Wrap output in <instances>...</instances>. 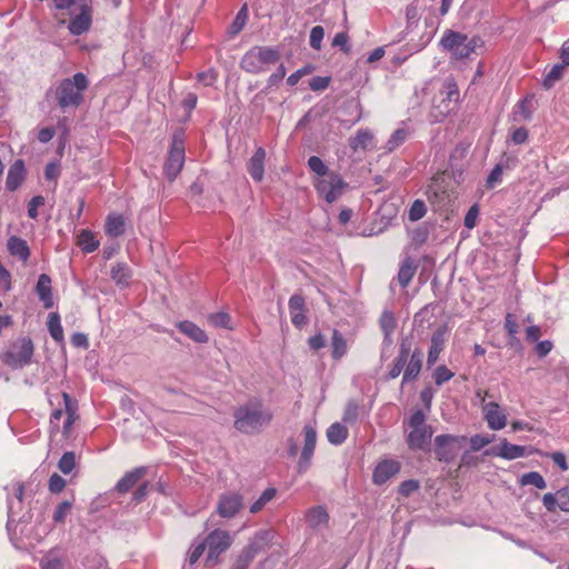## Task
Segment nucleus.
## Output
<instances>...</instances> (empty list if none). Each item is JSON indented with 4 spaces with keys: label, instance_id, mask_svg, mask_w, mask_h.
I'll list each match as a JSON object with an SVG mask.
<instances>
[{
    "label": "nucleus",
    "instance_id": "obj_1",
    "mask_svg": "<svg viewBox=\"0 0 569 569\" xmlns=\"http://www.w3.org/2000/svg\"><path fill=\"white\" fill-rule=\"evenodd\" d=\"M89 81L82 72L72 78L63 79L54 91L58 106L62 109L79 107L83 101V92L88 89Z\"/></svg>",
    "mask_w": 569,
    "mask_h": 569
},
{
    "label": "nucleus",
    "instance_id": "obj_2",
    "mask_svg": "<svg viewBox=\"0 0 569 569\" xmlns=\"http://www.w3.org/2000/svg\"><path fill=\"white\" fill-rule=\"evenodd\" d=\"M234 428L247 435L258 432L261 427L268 425L271 412L263 410L260 405H246L234 411Z\"/></svg>",
    "mask_w": 569,
    "mask_h": 569
},
{
    "label": "nucleus",
    "instance_id": "obj_3",
    "mask_svg": "<svg viewBox=\"0 0 569 569\" xmlns=\"http://www.w3.org/2000/svg\"><path fill=\"white\" fill-rule=\"evenodd\" d=\"M440 46L458 60L469 58L476 48L482 46V41L479 37L469 38L465 33L448 29L440 40Z\"/></svg>",
    "mask_w": 569,
    "mask_h": 569
},
{
    "label": "nucleus",
    "instance_id": "obj_4",
    "mask_svg": "<svg viewBox=\"0 0 569 569\" xmlns=\"http://www.w3.org/2000/svg\"><path fill=\"white\" fill-rule=\"evenodd\" d=\"M280 60V51L271 47L256 46L247 51L240 61V67L248 73H261L267 67Z\"/></svg>",
    "mask_w": 569,
    "mask_h": 569
},
{
    "label": "nucleus",
    "instance_id": "obj_5",
    "mask_svg": "<svg viewBox=\"0 0 569 569\" xmlns=\"http://www.w3.org/2000/svg\"><path fill=\"white\" fill-rule=\"evenodd\" d=\"M33 352L32 340L28 337H21L8 347L1 356V360L11 369H21L31 362Z\"/></svg>",
    "mask_w": 569,
    "mask_h": 569
},
{
    "label": "nucleus",
    "instance_id": "obj_6",
    "mask_svg": "<svg viewBox=\"0 0 569 569\" xmlns=\"http://www.w3.org/2000/svg\"><path fill=\"white\" fill-rule=\"evenodd\" d=\"M466 443V436L439 435L433 441L435 455L440 461H452Z\"/></svg>",
    "mask_w": 569,
    "mask_h": 569
},
{
    "label": "nucleus",
    "instance_id": "obj_7",
    "mask_svg": "<svg viewBox=\"0 0 569 569\" xmlns=\"http://www.w3.org/2000/svg\"><path fill=\"white\" fill-rule=\"evenodd\" d=\"M184 164V143L179 134L172 138L171 147L164 163V174L169 181H173Z\"/></svg>",
    "mask_w": 569,
    "mask_h": 569
},
{
    "label": "nucleus",
    "instance_id": "obj_8",
    "mask_svg": "<svg viewBox=\"0 0 569 569\" xmlns=\"http://www.w3.org/2000/svg\"><path fill=\"white\" fill-rule=\"evenodd\" d=\"M346 187L347 183L336 172H331L325 178H318L316 181L318 193L323 197L328 203H332L340 198Z\"/></svg>",
    "mask_w": 569,
    "mask_h": 569
},
{
    "label": "nucleus",
    "instance_id": "obj_9",
    "mask_svg": "<svg viewBox=\"0 0 569 569\" xmlns=\"http://www.w3.org/2000/svg\"><path fill=\"white\" fill-rule=\"evenodd\" d=\"M71 12L72 17L68 24V29L73 36H81L89 31L92 24V0H81V4Z\"/></svg>",
    "mask_w": 569,
    "mask_h": 569
},
{
    "label": "nucleus",
    "instance_id": "obj_10",
    "mask_svg": "<svg viewBox=\"0 0 569 569\" xmlns=\"http://www.w3.org/2000/svg\"><path fill=\"white\" fill-rule=\"evenodd\" d=\"M204 542L208 548V559H213L229 549L232 539L228 531L216 529L207 536Z\"/></svg>",
    "mask_w": 569,
    "mask_h": 569
},
{
    "label": "nucleus",
    "instance_id": "obj_11",
    "mask_svg": "<svg viewBox=\"0 0 569 569\" xmlns=\"http://www.w3.org/2000/svg\"><path fill=\"white\" fill-rule=\"evenodd\" d=\"M305 443L298 462V471L305 472L311 463L317 442V431L311 425L303 427Z\"/></svg>",
    "mask_w": 569,
    "mask_h": 569
},
{
    "label": "nucleus",
    "instance_id": "obj_12",
    "mask_svg": "<svg viewBox=\"0 0 569 569\" xmlns=\"http://www.w3.org/2000/svg\"><path fill=\"white\" fill-rule=\"evenodd\" d=\"M443 96L440 106V113L442 116L450 113L459 101V90L456 81L452 78H447L443 83V90L440 92Z\"/></svg>",
    "mask_w": 569,
    "mask_h": 569
},
{
    "label": "nucleus",
    "instance_id": "obj_13",
    "mask_svg": "<svg viewBox=\"0 0 569 569\" xmlns=\"http://www.w3.org/2000/svg\"><path fill=\"white\" fill-rule=\"evenodd\" d=\"M485 419L491 430H501L507 425V416L497 402H487L482 406Z\"/></svg>",
    "mask_w": 569,
    "mask_h": 569
},
{
    "label": "nucleus",
    "instance_id": "obj_14",
    "mask_svg": "<svg viewBox=\"0 0 569 569\" xmlns=\"http://www.w3.org/2000/svg\"><path fill=\"white\" fill-rule=\"evenodd\" d=\"M146 467H138L128 471L116 485L119 495H127L147 475Z\"/></svg>",
    "mask_w": 569,
    "mask_h": 569
},
{
    "label": "nucleus",
    "instance_id": "obj_15",
    "mask_svg": "<svg viewBox=\"0 0 569 569\" xmlns=\"http://www.w3.org/2000/svg\"><path fill=\"white\" fill-rule=\"evenodd\" d=\"M289 311L291 316V322L297 328H302L307 325L308 319L306 317V302L301 295H293L289 299Z\"/></svg>",
    "mask_w": 569,
    "mask_h": 569
},
{
    "label": "nucleus",
    "instance_id": "obj_16",
    "mask_svg": "<svg viewBox=\"0 0 569 569\" xmlns=\"http://www.w3.org/2000/svg\"><path fill=\"white\" fill-rule=\"evenodd\" d=\"M168 485L161 479L142 482L133 493V498H144L147 496H169Z\"/></svg>",
    "mask_w": 569,
    "mask_h": 569
},
{
    "label": "nucleus",
    "instance_id": "obj_17",
    "mask_svg": "<svg viewBox=\"0 0 569 569\" xmlns=\"http://www.w3.org/2000/svg\"><path fill=\"white\" fill-rule=\"evenodd\" d=\"M447 326H440L432 333L430 339V348L428 352L427 363L429 367L433 366L440 352L443 350L445 341H446Z\"/></svg>",
    "mask_w": 569,
    "mask_h": 569
},
{
    "label": "nucleus",
    "instance_id": "obj_18",
    "mask_svg": "<svg viewBox=\"0 0 569 569\" xmlns=\"http://www.w3.org/2000/svg\"><path fill=\"white\" fill-rule=\"evenodd\" d=\"M490 453L493 456L501 457L507 460H513L520 457L526 456L527 448L519 445H512L508 442L506 439L501 440L500 445L493 447L490 450Z\"/></svg>",
    "mask_w": 569,
    "mask_h": 569
},
{
    "label": "nucleus",
    "instance_id": "obj_19",
    "mask_svg": "<svg viewBox=\"0 0 569 569\" xmlns=\"http://www.w3.org/2000/svg\"><path fill=\"white\" fill-rule=\"evenodd\" d=\"M400 470V463L396 460H383L376 467L373 471V481L377 485H382L391 477L397 475Z\"/></svg>",
    "mask_w": 569,
    "mask_h": 569
},
{
    "label": "nucleus",
    "instance_id": "obj_20",
    "mask_svg": "<svg viewBox=\"0 0 569 569\" xmlns=\"http://www.w3.org/2000/svg\"><path fill=\"white\" fill-rule=\"evenodd\" d=\"M26 178V169L24 163L22 160H16L12 166L10 167L7 180H6V187L9 191L17 190L21 183L23 182Z\"/></svg>",
    "mask_w": 569,
    "mask_h": 569
},
{
    "label": "nucleus",
    "instance_id": "obj_21",
    "mask_svg": "<svg viewBox=\"0 0 569 569\" xmlns=\"http://www.w3.org/2000/svg\"><path fill=\"white\" fill-rule=\"evenodd\" d=\"M264 159L266 151L263 148H258L248 162V171L252 179L257 182L262 181L264 176Z\"/></svg>",
    "mask_w": 569,
    "mask_h": 569
},
{
    "label": "nucleus",
    "instance_id": "obj_22",
    "mask_svg": "<svg viewBox=\"0 0 569 569\" xmlns=\"http://www.w3.org/2000/svg\"><path fill=\"white\" fill-rule=\"evenodd\" d=\"M432 437L431 427L413 429L408 435V445L411 449L423 450Z\"/></svg>",
    "mask_w": 569,
    "mask_h": 569
},
{
    "label": "nucleus",
    "instance_id": "obj_23",
    "mask_svg": "<svg viewBox=\"0 0 569 569\" xmlns=\"http://www.w3.org/2000/svg\"><path fill=\"white\" fill-rule=\"evenodd\" d=\"M422 352L416 349L410 356L409 362L403 371L402 383L416 380L422 367Z\"/></svg>",
    "mask_w": 569,
    "mask_h": 569
},
{
    "label": "nucleus",
    "instance_id": "obj_24",
    "mask_svg": "<svg viewBox=\"0 0 569 569\" xmlns=\"http://www.w3.org/2000/svg\"><path fill=\"white\" fill-rule=\"evenodd\" d=\"M36 291L44 308L49 309L53 306L51 278L48 274L42 273L39 276Z\"/></svg>",
    "mask_w": 569,
    "mask_h": 569
},
{
    "label": "nucleus",
    "instance_id": "obj_25",
    "mask_svg": "<svg viewBox=\"0 0 569 569\" xmlns=\"http://www.w3.org/2000/svg\"><path fill=\"white\" fill-rule=\"evenodd\" d=\"M9 252L18 257L22 262H27L30 257V249L26 240L19 237H10L8 240Z\"/></svg>",
    "mask_w": 569,
    "mask_h": 569
},
{
    "label": "nucleus",
    "instance_id": "obj_26",
    "mask_svg": "<svg viewBox=\"0 0 569 569\" xmlns=\"http://www.w3.org/2000/svg\"><path fill=\"white\" fill-rule=\"evenodd\" d=\"M63 402H64V409L67 413V419L64 421L63 426V435L66 437H69L71 432V427L76 419H78L77 416V401H74L67 392L62 393Z\"/></svg>",
    "mask_w": 569,
    "mask_h": 569
},
{
    "label": "nucleus",
    "instance_id": "obj_27",
    "mask_svg": "<svg viewBox=\"0 0 569 569\" xmlns=\"http://www.w3.org/2000/svg\"><path fill=\"white\" fill-rule=\"evenodd\" d=\"M177 327L182 333H184L196 342L204 343L208 341V336L206 335V332L191 321H181L177 325Z\"/></svg>",
    "mask_w": 569,
    "mask_h": 569
},
{
    "label": "nucleus",
    "instance_id": "obj_28",
    "mask_svg": "<svg viewBox=\"0 0 569 569\" xmlns=\"http://www.w3.org/2000/svg\"><path fill=\"white\" fill-rule=\"evenodd\" d=\"M381 331L383 332V341L388 346L392 343L391 336L396 329L397 322L391 311L385 310L379 319Z\"/></svg>",
    "mask_w": 569,
    "mask_h": 569
},
{
    "label": "nucleus",
    "instance_id": "obj_29",
    "mask_svg": "<svg viewBox=\"0 0 569 569\" xmlns=\"http://www.w3.org/2000/svg\"><path fill=\"white\" fill-rule=\"evenodd\" d=\"M306 519L308 525L316 529L322 526H327L329 521V515L323 507L317 506L307 511Z\"/></svg>",
    "mask_w": 569,
    "mask_h": 569
},
{
    "label": "nucleus",
    "instance_id": "obj_30",
    "mask_svg": "<svg viewBox=\"0 0 569 569\" xmlns=\"http://www.w3.org/2000/svg\"><path fill=\"white\" fill-rule=\"evenodd\" d=\"M417 266L415 264L412 258L407 257L400 264L398 271V281L402 288H407L413 276L416 274Z\"/></svg>",
    "mask_w": 569,
    "mask_h": 569
},
{
    "label": "nucleus",
    "instance_id": "obj_31",
    "mask_svg": "<svg viewBox=\"0 0 569 569\" xmlns=\"http://www.w3.org/2000/svg\"><path fill=\"white\" fill-rule=\"evenodd\" d=\"M373 140V136L368 129H360L353 137L349 138V147L353 151H358L359 149H367Z\"/></svg>",
    "mask_w": 569,
    "mask_h": 569
},
{
    "label": "nucleus",
    "instance_id": "obj_32",
    "mask_svg": "<svg viewBox=\"0 0 569 569\" xmlns=\"http://www.w3.org/2000/svg\"><path fill=\"white\" fill-rule=\"evenodd\" d=\"M331 348H332V358L335 360H340L348 350L347 340L343 337V335L335 329L332 331V338H331Z\"/></svg>",
    "mask_w": 569,
    "mask_h": 569
},
{
    "label": "nucleus",
    "instance_id": "obj_33",
    "mask_svg": "<svg viewBox=\"0 0 569 569\" xmlns=\"http://www.w3.org/2000/svg\"><path fill=\"white\" fill-rule=\"evenodd\" d=\"M347 437L348 428L340 422H335L327 429L328 441L335 446L341 445Z\"/></svg>",
    "mask_w": 569,
    "mask_h": 569
},
{
    "label": "nucleus",
    "instance_id": "obj_34",
    "mask_svg": "<svg viewBox=\"0 0 569 569\" xmlns=\"http://www.w3.org/2000/svg\"><path fill=\"white\" fill-rule=\"evenodd\" d=\"M106 232L111 237H119L124 233V219L121 214H109L106 221Z\"/></svg>",
    "mask_w": 569,
    "mask_h": 569
},
{
    "label": "nucleus",
    "instance_id": "obj_35",
    "mask_svg": "<svg viewBox=\"0 0 569 569\" xmlns=\"http://www.w3.org/2000/svg\"><path fill=\"white\" fill-rule=\"evenodd\" d=\"M241 508V500H220L217 507V511L223 518H232L240 511Z\"/></svg>",
    "mask_w": 569,
    "mask_h": 569
},
{
    "label": "nucleus",
    "instance_id": "obj_36",
    "mask_svg": "<svg viewBox=\"0 0 569 569\" xmlns=\"http://www.w3.org/2000/svg\"><path fill=\"white\" fill-rule=\"evenodd\" d=\"M48 330L50 332V336L53 340L57 342H62L64 339L63 330L60 323V316L58 312H51L48 317Z\"/></svg>",
    "mask_w": 569,
    "mask_h": 569
},
{
    "label": "nucleus",
    "instance_id": "obj_37",
    "mask_svg": "<svg viewBox=\"0 0 569 569\" xmlns=\"http://www.w3.org/2000/svg\"><path fill=\"white\" fill-rule=\"evenodd\" d=\"M77 243L86 252H93L99 246V242L94 239L92 232L88 230H82L80 232Z\"/></svg>",
    "mask_w": 569,
    "mask_h": 569
},
{
    "label": "nucleus",
    "instance_id": "obj_38",
    "mask_svg": "<svg viewBox=\"0 0 569 569\" xmlns=\"http://www.w3.org/2000/svg\"><path fill=\"white\" fill-rule=\"evenodd\" d=\"M567 66L562 62L555 64L543 79V87L550 89L553 84L563 77V71Z\"/></svg>",
    "mask_w": 569,
    "mask_h": 569
},
{
    "label": "nucleus",
    "instance_id": "obj_39",
    "mask_svg": "<svg viewBox=\"0 0 569 569\" xmlns=\"http://www.w3.org/2000/svg\"><path fill=\"white\" fill-rule=\"evenodd\" d=\"M248 19V8L247 4H244L237 13L236 18L233 19L232 23L229 27V34L236 36L238 34L244 27Z\"/></svg>",
    "mask_w": 569,
    "mask_h": 569
},
{
    "label": "nucleus",
    "instance_id": "obj_40",
    "mask_svg": "<svg viewBox=\"0 0 569 569\" xmlns=\"http://www.w3.org/2000/svg\"><path fill=\"white\" fill-rule=\"evenodd\" d=\"M520 485L521 486H533L538 489H545L547 487L543 477L537 471H531V472L522 475L520 478Z\"/></svg>",
    "mask_w": 569,
    "mask_h": 569
},
{
    "label": "nucleus",
    "instance_id": "obj_41",
    "mask_svg": "<svg viewBox=\"0 0 569 569\" xmlns=\"http://www.w3.org/2000/svg\"><path fill=\"white\" fill-rule=\"evenodd\" d=\"M110 274L117 283L126 284L130 278V269L124 263H118L111 268Z\"/></svg>",
    "mask_w": 569,
    "mask_h": 569
},
{
    "label": "nucleus",
    "instance_id": "obj_42",
    "mask_svg": "<svg viewBox=\"0 0 569 569\" xmlns=\"http://www.w3.org/2000/svg\"><path fill=\"white\" fill-rule=\"evenodd\" d=\"M309 169L319 176V178H325L332 171L328 170V167L325 162L317 156H312L308 159Z\"/></svg>",
    "mask_w": 569,
    "mask_h": 569
},
{
    "label": "nucleus",
    "instance_id": "obj_43",
    "mask_svg": "<svg viewBox=\"0 0 569 569\" xmlns=\"http://www.w3.org/2000/svg\"><path fill=\"white\" fill-rule=\"evenodd\" d=\"M76 466V455L72 451L64 452L59 460L58 468L64 475L70 473Z\"/></svg>",
    "mask_w": 569,
    "mask_h": 569
},
{
    "label": "nucleus",
    "instance_id": "obj_44",
    "mask_svg": "<svg viewBox=\"0 0 569 569\" xmlns=\"http://www.w3.org/2000/svg\"><path fill=\"white\" fill-rule=\"evenodd\" d=\"M408 132L406 129H397L386 144L388 151H393L401 146L407 139Z\"/></svg>",
    "mask_w": 569,
    "mask_h": 569
},
{
    "label": "nucleus",
    "instance_id": "obj_45",
    "mask_svg": "<svg viewBox=\"0 0 569 569\" xmlns=\"http://www.w3.org/2000/svg\"><path fill=\"white\" fill-rule=\"evenodd\" d=\"M230 316L227 312L210 313L208 321L218 328L230 329Z\"/></svg>",
    "mask_w": 569,
    "mask_h": 569
},
{
    "label": "nucleus",
    "instance_id": "obj_46",
    "mask_svg": "<svg viewBox=\"0 0 569 569\" xmlns=\"http://www.w3.org/2000/svg\"><path fill=\"white\" fill-rule=\"evenodd\" d=\"M495 436L475 435L470 438V446L473 451H479L493 441Z\"/></svg>",
    "mask_w": 569,
    "mask_h": 569
},
{
    "label": "nucleus",
    "instance_id": "obj_47",
    "mask_svg": "<svg viewBox=\"0 0 569 569\" xmlns=\"http://www.w3.org/2000/svg\"><path fill=\"white\" fill-rule=\"evenodd\" d=\"M427 212L425 202L421 200H416L409 210V219L411 221H418L420 220Z\"/></svg>",
    "mask_w": 569,
    "mask_h": 569
},
{
    "label": "nucleus",
    "instance_id": "obj_48",
    "mask_svg": "<svg viewBox=\"0 0 569 569\" xmlns=\"http://www.w3.org/2000/svg\"><path fill=\"white\" fill-rule=\"evenodd\" d=\"M453 377V372L450 371L446 366H439L433 371V379L437 386H441L443 382L450 380Z\"/></svg>",
    "mask_w": 569,
    "mask_h": 569
},
{
    "label": "nucleus",
    "instance_id": "obj_49",
    "mask_svg": "<svg viewBox=\"0 0 569 569\" xmlns=\"http://www.w3.org/2000/svg\"><path fill=\"white\" fill-rule=\"evenodd\" d=\"M358 415H359V407H358L357 402L349 401L346 406L342 420H343V422H347V423H353L357 420Z\"/></svg>",
    "mask_w": 569,
    "mask_h": 569
},
{
    "label": "nucleus",
    "instance_id": "obj_50",
    "mask_svg": "<svg viewBox=\"0 0 569 569\" xmlns=\"http://www.w3.org/2000/svg\"><path fill=\"white\" fill-rule=\"evenodd\" d=\"M325 36V30L321 26H316L310 31V46L311 48L319 50Z\"/></svg>",
    "mask_w": 569,
    "mask_h": 569
},
{
    "label": "nucleus",
    "instance_id": "obj_51",
    "mask_svg": "<svg viewBox=\"0 0 569 569\" xmlns=\"http://www.w3.org/2000/svg\"><path fill=\"white\" fill-rule=\"evenodd\" d=\"M542 503L548 512H556L557 509L569 511V500H561V503H559V500H542Z\"/></svg>",
    "mask_w": 569,
    "mask_h": 569
},
{
    "label": "nucleus",
    "instance_id": "obj_52",
    "mask_svg": "<svg viewBox=\"0 0 569 569\" xmlns=\"http://www.w3.org/2000/svg\"><path fill=\"white\" fill-rule=\"evenodd\" d=\"M518 109L521 114V117L525 120L531 119L532 116V97H526L518 103Z\"/></svg>",
    "mask_w": 569,
    "mask_h": 569
},
{
    "label": "nucleus",
    "instance_id": "obj_53",
    "mask_svg": "<svg viewBox=\"0 0 569 569\" xmlns=\"http://www.w3.org/2000/svg\"><path fill=\"white\" fill-rule=\"evenodd\" d=\"M66 487V480L58 473H53L49 479V490L53 495H58Z\"/></svg>",
    "mask_w": 569,
    "mask_h": 569
},
{
    "label": "nucleus",
    "instance_id": "obj_54",
    "mask_svg": "<svg viewBox=\"0 0 569 569\" xmlns=\"http://www.w3.org/2000/svg\"><path fill=\"white\" fill-rule=\"evenodd\" d=\"M409 426L411 430L429 427L426 425V416L421 410H417L411 415L409 419Z\"/></svg>",
    "mask_w": 569,
    "mask_h": 569
},
{
    "label": "nucleus",
    "instance_id": "obj_55",
    "mask_svg": "<svg viewBox=\"0 0 569 569\" xmlns=\"http://www.w3.org/2000/svg\"><path fill=\"white\" fill-rule=\"evenodd\" d=\"M349 37L346 32H339L335 36L333 40H332V46L333 47H340V49L345 52V53H349L351 48L349 46Z\"/></svg>",
    "mask_w": 569,
    "mask_h": 569
},
{
    "label": "nucleus",
    "instance_id": "obj_56",
    "mask_svg": "<svg viewBox=\"0 0 569 569\" xmlns=\"http://www.w3.org/2000/svg\"><path fill=\"white\" fill-rule=\"evenodd\" d=\"M44 204V198L42 196L33 197L28 204V216L31 219L38 217V208Z\"/></svg>",
    "mask_w": 569,
    "mask_h": 569
},
{
    "label": "nucleus",
    "instance_id": "obj_57",
    "mask_svg": "<svg viewBox=\"0 0 569 569\" xmlns=\"http://www.w3.org/2000/svg\"><path fill=\"white\" fill-rule=\"evenodd\" d=\"M502 176V167L500 164L495 166V168L489 173L486 186L488 189H492L497 182L501 180Z\"/></svg>",
    "mask_w": 569,
    "mask_h": 569
},
{
    "label": "nucleus",
    "instance_id": "obj_58",
    "mask_svg": "<svg viewBox=\"0 0 569 569\" xmlns=\"http://www.w3.org/2000/svg\"><path fill=\"white\" fill-rule=\"evenodd\" d=\"M478 213L479 209L477 204H473L472 207L469 208L463 221L466 228L472 229L476 227Z\"/></svg>",
    "mask_w": 569,
    "mask_h": 569
},
{
    "label": "nucleus",
    "instance_id": "obj_59",
    "mask_svg": "<svg viewBox=\"0 0 569 569\" xmlns=\"http://www.w3.org/2000/svg\"><path fill=\"white\" fill-rule=\"evenodd\" d=\"M41 569H63V562L57 557H44L40 561Z\"/></svg>",
    "mask_w": 569,
    "mask_h": 569
},
{
    "label": "nucleus",
    "instance_id": "obj_60",
    "mask_svg": "<svg viewBox=\"0 0 569 569\" xmlns=\"http://www.w3.org/2000/svg\"><path fill=\"white\" fill-rule=\"evenodd\" d=\"M419 489V482L417 480H407L399 486V493L401 496H410Z\"/></svg>",
    "mask_w": 569,
    "mask_h": 569
},
{
    "label": "nucleus",
    "instance_id": "obj_61",
    "mask_svg": "<svg viewBox=\"0 0 569 569\" xmlns=\"http://www.w3.org/2000/svg\"><path fill=\"white\" fill-rule=\"evenodd\" d=\"M253 558V553L250 550L243 551L236 562L233 563V569H246Z\"/></svg>",
    "mask_w": 569,
    "mask_h": 569
},
{
    "label": "nucleus",
    "instance_id": "obj_62",
    "mask_svg": "<svg viewBox=\"0 0 569 569\" xmlns=\"http://www.w3.org/2000/svg\"><path fill=\"white\" fill-rule=\"evenodd\" d=\"M411 349V339L406 337L400 342L399 353L397 358L408 361Z\"/></svg>",
    "mask_w": 569,
    "mask_h": 569
},
{
    "label": "nucleus",
    "instance_id": "obj_63",
    "mask_svg": "<svg viewBox=\"0 0 569 569\" xmlns=\"http://www.w3.org/2000/svg\"><path fill=\"white\" fill-rule=\"evenodd\" d=\"M217 72L213 69L199 72L197 78L199 81L203 82L206 86H211L217 80Z\"/></svg>",
    "mask_w": 569,
    "mask_h": 569
},
{
    "label": "nucleus",
    "instance_id": "obj_64",
    "mask_svg": "<svg viewBox=\"0 0 569 569\" xmlns=\"http://www.w3.org/2000/svg\"><path fill=\"white\" fill-rule=\"evenodd\" d=\"M406 363H407V361H405L402 359H399V358H396L395 362H393V366L391 367V369L388 372V378L389 379L398 378L400 376V373L402 372Z\"/></svg>",
    "mask_w": 569,
    "mask_h": 569
}]
</instances>
